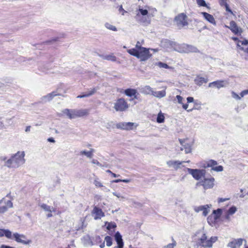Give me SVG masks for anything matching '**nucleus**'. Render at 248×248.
I'll list each match as a JSON object with an SVG mask.
<instances>
[{"mask_svg": "<svg viewBox=\"0 0 248 248\" xmlns=\"http://www.w3.org/2000/svg\"><path fill=\"white\" fill-rule=\"evenodd\" d=\"M24 151H18L5 162V166L10 168H17L25 162Z\"/></svg>", "mask_w": 248, "mask_h": 248, "instance_id": "obj_1", "label": "nucleus"}, {"mask_svg": "<svg viewBox=\"0 0 248 248\" xmlns=\"http://www.w3.org/2000/svg\"><path fill=\"white\" fill-rule=\"evenodd\" d=\"M149 7L145 6L144 8L139 6L138 13L136 14V18L137 20L144 25H148L150 23L151 19L148 13Z\"/></svg>", "mask_w": 248, "mask_h": 248, "instance_id": "obj_2", "label": "nucleus"}, {"mask_svg": "<svg viewBox=\"0 0 248 248\" xmlns=\"http://www.w3.org/2000/svg\"><path fill=\"white\" fill-rule=\"evenodd\" d=\"M198 233H201V236L198 239L197 243L199 246L204 248H211L213 246V244L216 242L217 240V237L216 236H212L209 239H208L206 234L203 232H199Z\"/></svg>", "mask_w": 248, "mask_h": 248, "instance_id": "obj_3", "label": "nucleus"}, {"mask_svg": "<svg viewBox=\"0 0 248 248\" xmlns=\"http://www.w3.org/2000/svg\"><path fill=\"white\" fill-rule=\"evenodd\" d=\"M188 172L196 180H201L205 175L206 170L204 169H193L187 168Z\"/></svg>", "mask_w": 248, "mask_h": 248, "instance_id": "obj_4", "label": "nucleus"}, {"mask_svg": "<svg viewBox=\"0 0 248 248\" xmlns=\"http://www.w3.org/2000/svg\"><path fill=\"white\" fill-rule=\"evenodd\" d=\"M215 179L213 177L209 178H203V179L196 184V186H202L204 189H210L214 186Z\"/></svg>", "mask_w": 248, "mask_h": 248, "instance_id": "obj_5", "label": "nucleus"}, {"mask_svg": "<svg viewBox=\"0 0 248 248\" xmlns=\"http://www.w3.org/2000/svg\"><path fill=\"white\" fill-rule=\"evenodd\" d=\"M129 107V105L125 100L123 98H119L114 103V108L117 111H124Z\"/></svg>", "mask_w": 248, "mask_h": 248, "instance_id": "obj_6", "label": "nucleus"}, {"mask_svg": "<svg viewBox=\"0 0 248 248\" xmlns=\"http://www.w3.org/2000/svg\"><path fill=\"white\" fill-rule=\"evenodd\" d=\"M179 141L182 145L181 147V150H185L186 154L189 153L191 152V147L193 145V141H190L188 139H179Z\"/></svg>", "mask_w": 248, "mask_h": 248, "instance_id": "obj_7", "label": "nucleus"}, {"mask_svg": "<svg viewBox=\"0 0 248 248\" xmlns=\"http://www.w3.org/2000/svg\"><path fill=\"white\" fill-rule=\"evenodd\" d=\"M13 237L16 242L25 245L30 244L31 242V240L28 239L25 235L17 232L13 233L12 235Z\"/></svg>", "mask_w": 248, "mask_h": 248, "instance_id": "obj_8", "label": "nucleus"}, {"mask_svg": "<svg viewBox=\"0 0 248 248\" xmlns=\"http://www.w3.org/2000/svg\"><path fill=\"white\" fill-rule=\"evenodd\" d=\"M186 16L184 13H181L175 17V20L177 26L181 28L188 24L187 22L186 21Z\"/></svg>", "mask_w": 248, "mask_h": 248, "instance_id": "obj_9", "label": "nucleus"}, {"mask_svg": "<svg viewBox=\"0 0 248 248\" xmlns=\"http://www.w3.org/2000/svg\"><path fill=\"white\" fill-rule=\"evenodd\" d=\"M138 55L137 58L140 59L142 61L148 60L151 56V54L149 52V49L145 47L141 48V49L139 50Z\"/></svg>", "mask_w": 248, "mask_h": 248, "instance_id": "obj_10", "label": "nucleus"}, {"mask_svg": "<svg viewBox=\"0 0 248 248\" xmlns=\"http://www.w3.org/2000/svg\"><path fill=\"white\" fill-rule=\"evenodd\" d=\"M13 206V203L10 200L3 198L0 200V213L5 212L9 208Z\"/></svg>", "mask_w": 248, "mask_h": 248, "instance_id": "obj_11", "label": "nucleus"}, {"mask_svg": "<svg viewBox=\"0 0 248 248\" xmlns=\"http://www.w3.org/2000/svg\"><path fill=\"white\" fill-rule=\"evenodd\" d=\"M92 215L95 220L100 219L105 216V214L102 209L97 206L93 207L92 211Z\"/></svg>", "mask_w": 248, "mask_h": 248, "instance_id": "obj_12", "label": "nucleus"}, {"mask_svg": "<svg viewBox=\"0 0 248 248\" xmlns=\"http://www.w3.org/2000/svg\"><path fill=\"white\" fill-rule=\"evenodd\" d=\"M183 49L181 50V53H197L199 52L198 49L192 45H188L186 44H183Z\"/></svg>", "mask_w": 248, "mask_h": 248, "instance_id": "obj_13", "label": "nucleus"}, {"mask_svg": "<svg viewBox=\"0 0 248 248\" xmlns=\"http://www.w3.org/2000/svg\"><path fill=\"white\" fill-rule=\"evenodd\" d=\"M190 161H180L178 160H169L167 162V164L169 167H172L175 170H177L179 168H181V165L184 162H189Z\"/></svg>", "mask_w": 248, "mask_h": 248, "instance_id": "obj_14", "label": "nucleus"}, {"mask_svg": "<svg viewBox=\"0 0 248 248\" xmlns=\"http://www.w3.org/2000/svg\"><path fill=\"white\" fill-rule=\"evenodd\" d=\"M135 124L131 122H123L118 124L116 125L118 128H120L124 130H132L133 129V126Z\"/></svg>", "mask_w": 248, "mask_h": 248, "instance_id": "obj_15", "label": "nucleus"}, {"mask_svg": "<svg viewBox=\"0 0 248 248\" xmlns=\"http://www.w3.org/2000/svg\"><path fill=\"white\" fill-rule=\"evenodd\" d=\"M229 84L228 82L226 80H217L212 82H211L209 84V87H211L212 86H214L217 87L218 89L220 88L225 87L227 86Z\"/></svg>", "mask_w": 248, "mask_h": 248, "instance_id": "obj_16", "label": "nucleus"}, {"mask_svg": "<svg viewBox=\"0 0 248 248\" xmlns=\"http://www.w3.org/2000/svg\"><path fill=\"white\" fill-rule=\"evenodd\" d=\"M40 206L42 209L47 213L46 216L48 217H51L52 216V212L55 211V209L53 207L49 206L46 204L42 203L40 204Z\"/></svg>", "mask_w": 248, "mask_h": 248, "instance_id": "obj_17", "label": "nucleus"}, {"mask_svg": "<svg viewBox=\"0 0 248 248\" xmlns=\"http://www.w3.org/2000/svg\"><path fill=\"white\" fill-rule=\"evenodd\" d=\"M209 207L208 204L204 205H200L199 206H195L194 208V211L198 213L200 211H202V215L204 216H206L209 213V210L208 208Z\"/></svg>", "mask_w": 248, "mask_h": 248, "instance_id": "obj_18", "label": "nucleus"}, {"mask_svg": "<svg viewBox=\"0 0 248 248\" xmlns=\"http://www.w3.org/2000/svg\"><path fill=\"white\" fill-rule=\"evenodd\" d=\"M244 240L242 238H239V239H234L232 241L229 242L227 246L229 247H230L231 248H236L237 247H240L242 244L243 241Z\"/></svg>", "mask_w": 248, "mask_h": 248, "instance_id": "obj_19", "label": "nucleus"}, {"mask_svg": "<svg viewBox=\"0 0 248 248\" xmlns=\"http://www.w3.org/2000/svg\"><path fill=\"white\" fill-rule=\"evenodd\" d=\"M115 239L117 243V246L114 248H123L124 242L122 238V235L119 232H117L115 235Z\"/></svg>", "mask_w": 248, "mask_h": 248, "instance_id": "obj_20", "label": "nucleus"}, {"mask_svg": "<svg viewBox=\"0 0 248 248\" xmlns=\"http://www.w3.org/2000/svg\"><path fill=\"white\" fill-rule=\"evenodd\" d=\"M168 42L175 51L181 53V50L183 49V48H183V44H179L175 42L170 41H169Z\"/></svg>", "mask_w": 248, "mask_h": 248, "instance_id": "obj_21", "label": "nucleus"}, {"mask_svg": "<svg viewBox=\"0 0 248 248\" xmlns=\"http://www.w3.org/2000/svg\"><path fill=\"white\" fill-rule=\"evenodd\" d=\"M140 92L144 94L153 95L154 90L150 86L146 85L141 88Z\"/></svg>", "mask_w": 248, "mask_h": 248, "instance_id": "obj_22", "label": "nucleus"}, {"mask_svg": "<svg viewBox=\"0 0 248 248\" xmlns=\"http://www.w3.org/2000/svg\"><path fill=\"white\" fill-rule=\"evenodd\" d=\"M201 14L203 15L204 18L210 23L213 24H216V21L213 16L206 12H202Z\"/></svg>", "mask_w": 248, "mask_h": 248, "instance_id": "obj_23", "label": "nucleus"}, {"mask_svg": "<svg viewBox=\"0 0 248 248\" xmlns=\"http://www.w3.org/2000/svg\"><path fill=\"white\" fill-rule=\"evenodd\" d=\"M58 94L56 93L55 92H53L50 93H48L46 95L44 96L41 98V101L43 102H46L47 101H49L52 99V98L57 95Z\"/></svg>", "mask_w": 248, "mask_h": 248, "instance_id": "obj_24", "label": "nucleus"}, {"mask_svg": "<svg viewBox=\"0 0 248 248\" xmlns=\"http://www.w3.org/2000/svg\"><path fill=\"white\" fill-rule=\"evenodd\" d=\"M3 236L9 239H12V233L10 230L0 229V237Z\"/></svg>", "mask_w": 248, "mask_h": 248, "instance_id": "obj_25", "label": "nucleus"}, {"mask_svg": "<svg viewBox=\"0 0 248 248\" xmlns=\"http://www.w3.org/2000/svg\"><path fill=\"white\" fill-rule=\"evenodd\" d=\"M207 78H204L200 76H197L194 79L195 83L200 86L202 85L203 83H207Z\"/></svg>", "mask_w": 248, "mask_h": 248, "instance_id": "obj_26", "label": "nucleus"}, {"mask_svg": "<svg viewBox=\"0 0 248 248\" xmlns=\"http://www.w3.org/2000/svg\"><path fill=\"white\" fill-rule=\"evenodd\" d=\"M78 117H80L87 115L89 114V110L86 109H75Z\"/></svg>", "mask_w": 248, "mask_h": 248, "instance_id": "obj_27", "label": "nucleus"}, {"mask_svg": "<svg viewBox=\"0 0 248 248\" xmlns=\"http://www.w3.org/2000/svg\"><path fill=\"white\" fill-rule=\"evenodd\" d=\"M166 95V91L165 90L160 91H154L153 92V95L154 96L161 98L164 96H165Z\"/></svg>", "mask_w": 248, "mask_h": 248, "instance_id": "obj_28", "label": "nucleus"}, {"mask_svg": "<svg viewBox=\"0 0 248 248\" xmlns=\"http://www.w3.org/2000/svg\"><path fill=\"white\" fill-rule=\"evenodd\" d=\"M97 91V89L95 88H93L90 91H89L88 93H86L82 95H79L77 96V98H81L83 97H89L90 96L92 95L93 94Z\"/></svg>", "mask_w": 248, "mask_h": 248, "instance_id": "obj_29", "label": "nucleus"}, {"mask_svg": "<svg viewBox=\"0 0 248 248\" xmlns=\"http://www.w3.org/2000/svg\"><path fill=\"white\" fill-rule=\"evenodd\" d=\"M137 91L133 89H127L124 91V93L128 96H134V98H137L136 93Z\"/></svg>", "mask_w": 248, "mask_h": 248, "instance_id": "obj_30", "label": "nucleus"}, {"mask_svg": "<svg viewBox=\"0 0 248 248\" xmlns=\"http://www.w3.org/2000/svg\"><path fill=\"white\" fill-rule=\"evenodd\" d=\"M230 26L231 27V30L233 33L235 34H237L240 32V31L241 30L238 27L234 21L231 22Z\"/></svg>", "mask_w": 248, "mask_h": 248, "instance_id": "obj_31", "label": "nucleus"}, {"mask_svg": "<svg viewBox=\"0 0 248 248\" xmlns=\"http://www.w3.org/2000/svg\"><path fill=\"white\" fill-rule=\"evenodd\" d=\"M101 57L104 60L111 62H115L116 61V57L113 54L102 55L101 56Z\"/></svg>", "mask_w": 248, "mask_h": 248, "instance_id": "obj_32", "label": "nucleus"}, {"mask_svg": "<svg viewBox=\"0 0 248 248\" xmlns=\"http://www.w3.org/2000/svg\"><path fill=\"white\" fill-rule=\"evenodd\" d=\"M105 226H107V230L111 231V230H114L116 228V224L114 222H108L106 221L105 222ZM114 230H113V232Z\"/></svg>", "mask_w": 248, "mask_h": 248, "instance_id": "obj_33", "label": "nucleus"}, {"mask_svg": "<svg viewBox=\"0 0 248 248\" xmlns=\"http://www.w3.org/2000/svg\"><path fill=\"white\" fill-rule=\"evenodd\" d=\"M94 150L93 149H91L90 151H82L80 152V154L81 155H85L87 157L89 158H91L93 156V152Z\"/></svg>", "mask_w": 248, "mask_h": 248, "instance_id": "obj_34", "label": "nucleus"}, {"mask_svg": "<svg viewBox=\"0 0 248 248\" xmlns=\"http://www.w3.org/2000/svg\"><path fill=\"white\" fill-rule=\"evenodd\" d=\"M222 213V209H217L216 210H214L213 214L214 215V218L215 221L217 219L221 216Z\"/></svg>", "mask_w": 248, "mask_h": 248, "instance_id": "obj_35", "label": "nucleus"}, {"mask_svg": "<svg viewBox=\"0 0 248 248\" xmlns=\"http://www.w3.org/2000/svg\"><path fill=\"white\" fill-rule=\"evenodd\" d=\"M63 114L66 115L68 118L72 119V109L66 108L62 110Z\"/></svg>", "mask_w": 248, "mask_h": 248, "instance_id": "obj_36", "label": "nucleus"}, {"mask_svg": "<svg viewBox=\"0 0 248 248\" xmlns=\"http://www.w3.org/2000/svg\"><path fill=\"white\" fill-rule=\"evenodd\" d=\"M217 163L216 161L214 160H210L206 163V166H204V168L206 167H215L214 166L217 165Z\"/></svg>", "mask_w": 248, "mask_h": 248, "instance_id": "obj_37", "label": "nucleus"}, {"mask_svg": "<svg viewBox=\"0 0 248 248\" xmlns=\"http://www.w3.org/2000/svg\"><path fill=\"white\" fill-rule=\"evenodd\" d=\"M164 118L165 117L163 114L161 112H160L157 115L156 121L158 123H163L164 121Z\"/></svg>", "mask_w": 248, "mask_h": 248, "instance_id": "obj_38", "label": "nucleus"}, {"mask_svg": "<svg viewBox=\"0 0 248 248\" xmlns=\"http://www.w3.org/2000/svg\"><path fill=\"white\" fill-rule=\"evenodd\" d=\"M127 52L131 54V55H133L134 56H135L137 58L138 56V53H139V50L136 48H132L127 50Z\"/></svg>", "mask_w": 248, "mask_h": 248, "instance_id": "obj_39", "label": "nucleus"}, {"mask_svg": "<svg viewBox=\"0 0 248 248\" xmlns=\"http://www.w3.org/2000/svg\"><path fill=\"white\" fill-rule=\"evenodd\" d=\"M176 245V242L172 238V243L164 246L162 248H174Z\"/></svg>", "mask_w": 248, "mask_h": 248, "instance_id": "obj_40", "label": "nucleus"}, {"mask_svg": "<svg viewBox=\"0 0 248 248\" xmlns=\"http://www.w3.org/2000/svg\"><path fill=\"white\" fill-rule=\"evenodd\" d=\"M105 27L107 29L111 30V31H117V28H116L115 26L110 24L109 23H106L105 24Z\"/></svg>", "mask_w": 248, "mask_h": 248, "instance_id": "obj_41", "label": "nucleus"}, {"mask_svg": "<svg viewBox=\"0 0 248 248\" xmlns=\"http://www.w3.org/2000/svg\"><path fill=\"white\" fill-rule=\"evenodd\" d=\"M105 241L106 242V245L108 247H110L112 244V240L110 236H107L105 238Z\"/></svg>", "mask_w": 248, "mask_h": 248, "instance_id": "obj_42", "label": "nucleus"}, {"mask_svg": "<svg viewBox=\"0 0 248 248\" xmlns=\"http://www.w3.org/2000/svg\"><path fill=\"white\" fill-rule=\"evenodd\" d=\"M248 45V40H244L243 41H238L237 44V46L240 49V47H242V45Z\"/></svg>", "mask_w": 248, "mask_h": 248, "instance_id": "obj_43", "label": "nucleus"}, {"mask_svg": "<svg viewBox=\"0 0 248 248\" xmlns=\"http://www.w3.org/2000/svg\"><path fill=\"white\" fill-rule=\"evenodd\" d=\"M156 65L160 68H164L166 69L169 68V66L167 64L162 62H158L156 63Z\"/></svg>", "mask_w": 248, "mask_h": 248, "instance_id": "obj_44", "label": "nucleus"}, {"mask_svg": "<svg viewBox=\"0 0 248 248\" xmlns=\"http://www.w3.org/2000/svg\"><path fill=\"white\" fill-rule=\"evenodd\" d=\"M196 2L199 6L207 7V4L204 0H196Z\"/></svg>", "mask_w": 248, "mask_h": 248, "instance_id": "obj_45", "label": "nucleus"}, {"mask_svg": "<svg viewBox=\"0 0 248 248\" xmlns=\"http://www.w3.org/2000/svg\"><path fill=\"white\" fill-rule=\"evenodd\" d=\"M237 210V208L234 206H232L230 208L228 211V213L230 215L234 214Z\"/></svg>", "mask_w": 248, "mask_h": 248, "instance_id": "obj_46", "label": "nucleus"}, {"mask_svg": "<svg viewBox=\"0 0 248 248\" xmlns=\"http://www.w3.org/2000/svg\"><path fill=\"white\" fill-rule=\"evenodd\" d=\"M212 170L214 171L219 172L223 171V168L222 166H218L217 167H213Z\"/></svg>", "mask_w": 248, "mask_h": 248, "instance_id": "obj_47", "label": "nucleus"}, {"mask_svg": "<svg viewBox=\"0 0 248 248\" xmlns=\"http://www.w3.org/2000/svg\"><path fill=\"white\" fill-rule=\"evenodd\" d=\"M232 96L236 99V100H240L241 98V96H239L238 94H237L236 93H235L234 92L232 91Z\"/></svg>", "mask_w": 248, "mask_h": 248, "instance_id": "obj_48", "label": "nucleus"}, {"mask_svg": "<svg viewBox=\"0 0 248 248\" xmlns=\"http://www.w3.org/2000/svg\"><path fill=\"white\" fill-rule=\"evenodd\" d=\"M94 184L96 187H103L102 183L98 181V179H96L94 181Z\"/></svg>", "mask_w": 248, "mask_h": 248, "instance_id": "obj_49", "label": "nucleus"}, {"mask_svg": "<svg viewBox=\"0 0 248 248\" xmlns=\"http://www.w3.org/2000/svg\"><path fill=\"white\" fill-rule=\"evenodd\" d=\"M227 0H219V3L221 6H225L228 3L227 2Z\"/></svg>", "mask_w": 248, "mask_h": 248, "instance_id": "obj_50", "label": "nucleus"}, {"mask_svg": "<svg viewBox=\"0 0 248 248\" xmlns=\"http://www.w3.org/2000/svg\"><path fill=\"white\" fill-rule=\"evenodd\" d=\"M176 97L177 99L178 103L181 104H182L183 103V98L181 96L177 95L176 96Z\"/></svg>", "mask_w": 248, "mask_h": 248, "instance_id": "obj_51", "label": "nucleus"}, {"mask_svg": "<svg viewBox=\"0 0 248 248\" xmlns=\"http://www.w3.org/2000/svg\"><path fill=\"white\" fill-rule=\"evenodd\" d=\"M248 94V90H245L242 91L240 93V96L241 97H244L245 95Z\"/></svg>", "mask_w": 248, "mask_h": 248, "instance_id": "obj_52", "label": "nucleus"}, {"mask_svg": "<svg viewBox=\"0 0 248 248\" xmlns=\"http://www.w3.org/2000/svg\"><path fill=\"white\" fill-rule=\"evenodd\" d=\"M92 163L93 164H96L97 166H99V167H102L103 166L102 165V164L101 163H100L96 159H93L92 161Z\"/></svg>", "mask_w": 248, "mask_h": 248, "instance_id": "obj_53", "label": "nucleus"}, {"mask_svg": "<svg viewBox=\"0 0 248 248\" xmlns=\"http://www.w3.org/2000/svg\"><path fill=\"white\" fill-rule=\"evenodd\" d=\"M182 107H183V108L184 109H185V110H187V111H188V112H190V111H192V109H188V110L187 109V108H188V104H183H183H182Z\"/></svg>", "mask_w": 248, "mask_h": 248, "instance_id": "obj_54", "label": "nucleus"}, {"mask_svg": "<svg viewBox=\"0 0 248 248\" xmlns=\"http://www.w3.org/2000/svg\"><path fill=\"white\" fill-rule=\"evenodd\" d=\"M143 47H142L141 46V44L140 43V42L139 41H138L137 42V44L136 45V49H137L138 50H140L141 49V48H143Z\"/></svg>", "mask_w": 248, "mask_h": 248, "instance_id": "obj_55", "label": "nucleus"}, {"mask_svg": "<svg viewBox=\"0 0 248 248\" xmlns=\"http://www.w3.org/2000/svg\"><path fill=\"white\" fill-rule=\"evenodd\" d=\"M119 12H122V15H124V13H126V11H125V10L123 9L122 5H121V6L119 7Z\"/></svg>", "mask_w": 248, "mask_h": 248, "instance_id": "obj_56", "label": "nucleus"}, {"mask_svg": "<svg viewBox=\"0 0 248 248\" xmlns=\"http://www.w3.org/2000/svg\"><path fill=\"white\" fill-rule=\"evenodd\" d=\"M72 119L78 118V116H77L76 113L75 112V109H72Z\"/></svg>", "mask_w": 248, "mask_h": 248, "instance_id": "obj_57", "label": "nucleus"}, {"mask_svg": "<svg viewBox=\"0 0 248 248\" xmlns=\"http://www.w3.org/2000/svg\"><path fill=\"white\" fill-rule=\"evenodd\" d=\"M72 119L78 118V116H77L76 113L75 112V109H72Z\"/></svg>", "mask_w": 248, "mask_h": 248, "instance_id": "obj_58", "label": "nucleus"}, {"mask_svg": "<svg viewBox=\"0 0 248 248\" xmlns=\"http://www.w3.org/2000/svg\"><path fill=\"white\" fill-rule=\"evenodd\" d=\"M186 100H187V102L188 103L194 102V99L193 97H188L186 98Z\"/></svg>", "mask_w": 248, "mask_h": 248, "instance_id": "obj_59", "label": "nucleus"}, {"mask_svg": "<svg viewBox=\"0 0 248 248\" xmlns=\"http://www.w3.org/2000/svg\"><path fill=\"white\" fill-rule=\"evenodd\" d=\"M229 200H230L229 198H219L218 200V202L219 203L222 202H225V201Z\"/></svg>", "mask_w": 248, "mask_h": 248, "instance_id": "obj_60", "label": "nucleus"}, {"mask_svg": "<svg viewBox=\"0 0 248 248\" xmlns=\"http://www.w3.org/2000/svg\"><path fill=\"white\" fill-rule=\"evenodd\" d=\"M243 189H241V192L242 193V194L240 196L241 198H244L246 195H248V191L246 193H243Z\"/></svg>", "mask_w": 248, "mask_h": 248, "instance_id": "obj_61", "label": "nucleus"}, {"mask_svg": "<svg viewBox=\"0 0 248 248\" xmlns=\"http://www.w3.org/2000/svg\"><path fill=\"white\" fill-rule=\"evenodd\" d=\"M224 7H225V9L227 12H228L230 13H232V11L230 9L229 7V5L228 4L226 5H225Z\"/></svg>", "mask_w": 248, "mask_h": 248, "instance_id": "obj_62", "label": "nucleus"}, {"mask_svg": "<svg viewBox=\"0 0 248 248\" xmlns=\"http://www.w3.org/2000/svg\"><path fill=\"white\" fill-rule=\"evenodd\" d=\"M113 195L116 197H117L118 198H120L121 197V194L119 193H117L116 192H113L112 193Z\"/></svg>", "mask_w": 248, "mask_h": 248, "instance_id": "obj_63", "label": "nucleus"}, {"mask_svg": "<svg viewBox=\"0 0 248 248\" xmlns=\"http://www.w3.org/2000/svg\"><path fill=\"white\" fill-rule=\"evenodd\" d=\"M0 248H15L13 247L9 246H7L5 245H2L0 246Z\"/></svg>", "mask_w": 248, "mask_h": 248, "instance_id": "obj_64", "label": "nucleus"}]
</instances>
